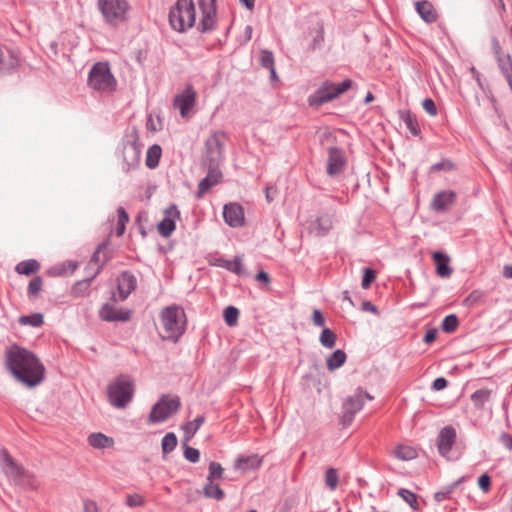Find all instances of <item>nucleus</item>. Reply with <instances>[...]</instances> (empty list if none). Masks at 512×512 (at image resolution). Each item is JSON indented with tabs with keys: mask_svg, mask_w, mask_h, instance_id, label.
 Masks as SVG:
<instances>
[{
	"mask_svg": "<svg viewBox=\"0 0 512 512\" xmlns=\"http://www.w3.org/2000/svg\"><path fill=\"white\" fill-rule=\"evenodd\" d=\"M137 279L130 271H123L117 278V290L121 301L126 300L136 289Z\"/></svg>",
	"mask_w": 512,
	"mask_h": 512,
	"instance_id": "22",
	"label": "nucleus"
},
{
	"mask_svg": "<svg viewBox=\"0 0 512 512\" xmlns=\"http://www.w3.org/2000/svg\"><path fill=\"white\" fill-rule=\"evenodd\" d=\"M364 406V391L358 389L353 395L349 396L342 404L341 423L344 427L349 426L355 415Z\"/></svg>",
	"mask_w": 512,
	"mask_h": 512,
	"instance_id": "12",
	"label": "nucleus"
},
{
	"mask_svg": "<svg viewBox=\"0 0 512 512\" xmlns=\"http://www.w3.org/2000/svg\"><path fill=\"white\" fill-rule=\"evenodd\" d=\"M162 150L157 144L150 146L147 150L146 155V166L150 169H154L158 166L161 158Z\"/></svg>",
	"mask_w": 512,
	"mask_h": 512,
	"instance_id": "33",
	"label": "nucleus"
},
{
	"mask_svg": "<svg viewBox=\"0 0 512 512\" xmlns=\"http://www.w3.org/2000/svg\"><path fill=\"white\" fill-rule=\"evenodd\" d=\"M239 310L234 306H228L224 310V320L230 327L235 326L238 321Z\"/></svg>",
	"mask_w": 512,
	"mask_h": 512,
	"instance_id": "48",
	"label": "nucleus"
},
{
	"mask_svg": "<svg viewBox=\"0 0 512 512\" xmlns=\"http://www.w3.org/2000/svg\"><path fill=\"white\" fill-rule=\"evenodd\" d=\"M180 212L175 204H171L164 210V217L158 224V232L161 236L169 237L176 228V220Z\"/></svg>",
	"mask_w": 512,
	"mask_h": 512,
	"instance_id": "18",
	"label": "nucleus"
},
{
	"mask_svg": "<svg viewBox=\"0 0 512 512\" xmlns=\"http://www.w3.org/2000/svg\"><path fill=\"white\" fill-rule=\"evenodd\" d=\"M228 271H231L237 275L243 274L244 266L241 257L236 256L233 260H230V268H228Z\"/></svg>",
	"mask_w": 512,
	"mask_h": 512,
	"instance_id": "54",
	"label": "nucleus"
},
{
	"mask_svg": "<svg viewBox=\"0 0 512 512\" xmlns=\"http://www.w3.org/2000/svg\"><path fill=\"white\" fill-rule=\"evenodd\" d=\"M436 336H437V330L436 329H429V330L426 331L423 340H424L425 343L429 344V343H432L433 341H435Z\"/></svg>",
	"mask_w": 512,
	"mask_h": 512,
	"instance_id": "62",
	"label": "nucleus"
},
{
	"mask_svg": "<svg viewBox=\"0 0 512 512\" xmlns=\"http://www.w3.org/2000/svg\"><path fill=\"white\" fill-rule=\"evenodd\" d=\"M99 317L106 322H127L131 318V311L105 303L99 310Z\"/></svg>",
	"mask_w": 512,
	"mask_h": 512,
	"instance_id": "20",
	"label": "nucleus"
},
{
	"mask_svg": "<svg viewBox=\"0 0 512 512\" xmlns=\"http://www.w3.org/2000/svg\"><path fill=\"white\" fill-rule=\"evenodd\" d=\"M262 464V458L257 454L248 456H239L234 463V469L245 474L249 471L257 470Z\"/></svg>",
	"mask_w": 512,
	"mask_h": 512,
	"instance_id": "23",
	"label": "nucleus"
},
{
	"mask_svg": "<svg viewBox=\"0 0 512 512\" xmlns=\"http://www.w3.org/2000/svg\"><path fill=\"white\" fill-rule=\"evenodd\" d=\"M312 321L315 326L323 327L325 325V318L319 309H315L312 314Z\"/></svg>",
	"mask_w": 512,
	"mask_h": 512,
	"instance_id": "58",
	"label": "nucleus"
},
{
	"mask_svg": "<svg viewBox=\"0 0 512 512\" xmlns=\"http://www.w3.org/2000/svg\"><path fill=\"white\" fill-rule=\"evenodd\" d=\"M203 495L206 498H211L215 500H222L224 498V491L220 488L218 484H215L214 481H206V484L203 487Z\"/></svg>",
	"mask_w": 512,
	"mask_h": 512,
	"instance_id": "32",
	"label": "nucleus"
},
{
	"mask_svg": "<svg viewBox=\"0 0 512 512\" xmlns=\"http://www.w3.org/2000/svg\"><path fill=\"white\" fill-rule=\"evenodd\" d=\"M202 17L197 29L201 33H207L214 29L216 23V0H199Z\"/></svg>",
	"mask_w": 512,
	"mask_h": 512,
	"instance_id": "13",
	"label": "nucleus"
},
{
	"mask_svg": "<svg viewBox=\"0 0 512 512\" xmlns=\"http://www.w3.org/2000/svg\"><path fill=\"white\" fill-rule=\"evenodd\" d=\"M222 179V173L218 168V165L208 164V173L198 185V191L196 198L200 199L204 194L214 185L218 184Z\"/></svg>",
	"mask_w": 512,
	"mask_h": 512,
	"instance_id": "21",
	"label": "nucleus"
},
{
	"mask_svg": "<svg viewBox=\"0 0 512 512\" xmlns=\"http://www.w3.org/2000/svg\"><path fill=\"white\" fill-rule=\"evenodd\" d=\"M119 158L121 159V168L125 173H129L139 166L141 146L139 144L138 132L135 128H132L125 134L119 151Z\"/></svg>",
	"mask_w": 512,
	"mask_h": 512,
	"instance_id": "6",
	"label": "nucleus"
},
{
	"mask_svg": "<svg viewBox=\"0 0 512 512\" xmlns=\"http://www.w3.org/2000/svg\"><path fill=\"white\" fill-rule=\"evenodd\" d=\"M393 455L402 461L412 460L417 456V452L414 448L406 445H398L394 451Z\"/></svg>",
	"mask_w": 512,
	"mask_h": 512,
	"instance_id": "35",
	"label": "nucleus"
},
{
	"mask_svg": "<svg viewBox=\"0 0 512 512\" xmlns=\"http://www.w3.org/2000/svg\"><path fill=\"white\" fill-rule=\"evenodd\" d=\"M116 79L111 73L107 62L95 63L89 71L88 85L99 92H112L116 87Z\"/></svg>",
	"mask_w": 512,
	"mask_h": 512,
	"instance_id": "7",
	"label": "nucleus"
},
{
	"mask_svg": "<svg viewBox=\"0 0 512 512\" xmlns=\"http://www.w3.org/2000/svg\"><path fill=\"white\" fill-rule=\"evenodd\" d=\"M398 496H400L414 511H418L420 509V505L418 502L417 495L411 490L401 488L397 492Z\"/></svg>",
	"mask_w": 512,
	"mask_h": 512,
	"instance_id": "37",
	"label": "nucleus"
},
{
	"mask_svg": "<svg viewBox=\"0 0 512 512\" xmlns=\"http://www.w3.org/2000/svg\"><path fill=\"white\" fill-rule=\"evenodd\" d=\"M336 339L337 336L331 329L324 328L320 334L319 341L323 347L331 349L335 346Z\"/></svg>",
	"mask_w": 512,
	"mask_h": 512,
	"instance_id": "41",
	"label": "nucleus"
},
{
	"mask_svg": "<svg viewBox=\"0 0 512 512\" xmlns=\"http://www.w3.org/2000/svg\"><path fill=\"white\" fill-rule=\"evenodd\" d=\"M102 265L98 266L94 272L90 274L89 277H87L84 280L78 281L73 287H72V294L75 297H81L86 295L89 292V288L91 285V282L94 280V278L101 272Z\"/></svg>",
	"mask_w": 512,
	"mask_h": 512,
	"instance_id": "26",
	"label": "nucleus"
},
{
	"mask_svg": "<svg viewBox=\"0 0 512 512\" xmlns=\"http://www.w3.org/2000/svg\"><path fill=\"white\" fill-rule=\"evenodd\" d=\"M277 193V188L274 186L267 187L265 189V196L268 202H272L275 198V195Z\"/></svg>",
	"mask_w": 512,
	"mask_h": 512,
	"instance_id": "64",
	"label": "nucleus"
},
{
	"mask_svg": "<svg viewBox=\"0 0 512 512\" xmlns=\"http://www.w3.org/2000/svg\"><path fill=\"white\" fill-rule=\"evenodd\" d=\"M97 6L106 22L112 25L123 22L129 9L126 0H97Z\"/></svg>",
	"mask_w": 512,
	"mask_h": 512,
	"instance_id": "10",
	"label": "nucleus"
},
{
	"mask_svg": "<svg viewBox=\"0 0 512 512\" xmlns=\"http://www.w3.org/2000/svg\"><path fill=\"white\" fill-rule=\"evenodd\" d=\"M168 18L174 31L183 33L192 28L196 20L194 2L192 0H177L170 8Z\"/></svg>",
	"mask_w": 512,
	"mask_h": 512,
	"instance_id": "3",
	"label": "nucleus"
},
{
	"mask_svg": "<svg viewBox=\"0 0 512 512\" xmlns=\"http://www.w3.org/2000/svg\"><path fill=\"white\" fill-rule=\"evenodd\" d=\"M447 380L443 377H438L433 381L432 388L436 391H440L447 387Z\"/></svg>",
	"mask_w": 512,
	"mask_h": 512,
	"instance_id": "60",
	"label": "nucleus"
},
{
	"mask_svg": "<svg viewBox=\"0 0 512 512\" xmlns=\"http://www.w3.org/2000/svg\"><path fill=\"white\" fill-rule=\"evenodd\" d=\"M5 364L15 381L25 388L33 389L45 379L46 369L40 359L17 344L6 351Z\"/></svg>",
	"mask_w": 512,
	"mask_h": 512,
	"instance_id": "1",
	"label": "nucleus"
},
{
	"mask_svg": "<svg viewBox=\"0 0 512 512\" xmlns=\"http://www.w3.org/2000/svg\"><path fill=\"white\" fill-rule=\"evenodd\" d=\"M208 470L209 473L207 475L206 481H215L216 479H220L223 476L224 469L218 462H210Z\"/></svg>",
	"mask_w": 512,
	"mask_h": 512,
	"instance_id": "46",
	"label": "nucleus"
},
{
	"mask_svg": "<svg viewBox=\"0 0 512 512\" xmlns=\"http://www.w3.org/2000/svg\"><path fill=\"white\" fill-rule=\"evenodd\" d=\"M478 485H479V488L483 491V492H488L490 490V487H491V478L488 474H482L479 478H478Z\"/></svg>",
	"mask_w": 512,
	"mask_h": 512,
	"instance_id": "55",
	"label": "nucleus"
},
{
	"mask_svg": "<svg viewBox=\"0 0 512 512\" xmlns=\"http://www.w3.org/2000/svg\"><path fill=\"white\" fill-rule=\"evenodd\" d=\"M0 466L6 476L15 484L27 489H36L39 486V481L36 476L21 465L17 464L6 451H4L0 456Z\"/></svg>",
	"mask_w": 512,
	"mask_h": 512,
	"instance_id": "5",
	"label": "nucleus"
},
{
	"mask_svg": "<svg viewBox=\"0 0 512 512\" xmlns=\"http://www.w3.org/2000/svg\"><path fill=\"white\" fill-rule=\"evenodd\" d=\"M496 55L498 67L512 92V58L510 54L502 55L499 46H497Z\"/></svg>",
	"mask_w": 512,
	"mask_h": 512,
	"instance_id": "25",
	"label": "nucleus"
},
{
	"mask_svg": "<svg viewBox=\"0 0 512 512\" xmlns=\"http://www.w3.org/2000/svg\"><path fill=\"white\" fill-rule=\"evenodd\" d=\"M117 212H118V226H125V224L129 220L128 214L126 213V211L123 207H119Z\"/></svg>",
	"mask_w": 512,
	"mask_h": 512,
	"instance_id": "59",
	"label": "nucleus"
},
{
	"mask_svg": "<svg viewBox=\"0 0 512 512\" xmlns=\"http://www.w3.org/2000/svg\"><path fill=\"white\" fill-rule=\"evenodd\" d=\"M463 481V478H460L459 480L451 483L450 485L442 488L441 490L434 493V499L436 502L440 503L444 500L450 498V495L452 492L460 485V483Z\"/></svg>",
	"mask_w": 512,
	"mask_h": 512,
	"instance_id": "38",
	"label": "nucleus"
},
{
	"mask_svg": "<svg viewBox=\"0 0 512 512\" xmlns=\"http://www.w3.org/2000/svg\"><path fill=\"white\" fill-rule=\"evenodd\" d=\"M184 457L191 463H196L199 461L200 453L199 450L188 445L184 446Z\"/></svg>",
	"mask_w": 512,
	"mask_h": 512,
	"instance_id": "51",
	"label": "nucleus"
},
{
	"mask_svg": "<svg viewBox=\"0 0 512 512\" xmlns=\"http://www.w3.org/2000/svg\"><path fill=\"white\" fill-rule=\"evenodd\" d=\"M223 218L225 223L232 228L242 227L245 223L244 209L236 202L225 204L223 207Z\"/></svg>",
	"mask_w": 512,
	"mask_h": 512,
	"instance_id": "16",
	"label": "nucleus"
},
{
	"mask_svg": "<svg viewBox=\"0 0 512 512\" xmlns=\"http://www.w3.org/2000/svg\"><path fill=\"white\" fill-rule=\"evenodd\" d=\"M19 322L23 325H30L32 327H40L43 324V315L35 313L32 315H25L19 318Z\"/></svg>",
	"mask_w": 512,
	"mask_h": 512,
	"instance_id": "44",
	"label": "nucleus"
},
{
	"mask_svg": "<svg viewBox=\"0 0 512 512\" xmlns=\"http://www.w3.org/2000/svg\"><path fill=\"white\" fill-rule=\"evenodd\" d=\"M87 440L89 445L95 449L110 448L114 445L113 438L100 432L90 434Z\"/></svg>",
	"mask_w": 512,
	"mask_h": 512,
	"instance_id": "28",
	"label": "nucleus"
},
{
	"mask_svg": "<svg viewBox=\"0 0 512 512\" xmlns=\"http://www.w3.org/2000/svg\"><path fill=\"white\" fill-rule=\"evenodd\" d=\"M346 359V353L341 349H337L326 359L327 369L331 372L335 371L346 362Z\"/></svg>",
	"mask_w": 512,
	"mask_h": 512,
	"instance_id": "30",
	"label": "nucleus"
},
{
	"mask_svg": "<svg viewBox=\"0 0 512 512\" xmlns=\"http://www.w3.org/2000/svg\"><path fill=\"white\" fill-rule=\"evenodd\" d=\"M334 223L333 213H322L314 220L308 222L307 229L309 233L314 234L317 237H322L328 234L332 229Z\"/></svg>",
	"mask_w": 512,
	"mask_h": 512,
	"instance_id": "17",
	"label": "nucleus"
},
{
	"mask_svg": "<svg viewBox=\"0 0 512 512\" xmlns=\"http://www.w3.org/2000/svg\"><path fill=\"white\" fill-rule=\"evenodd\" d=\"M459 325L458 317L455 314L447 315L442 322V330L446 333L454 332Z\"/></svg>",
	"mask_w": 512,
	"mask_h": 512,
	"instance_id": "47",
	"label": "nucleus"
},
{
	"mask_svg": "<svg viewBox=\"0 0 512 512\" xmlns=\"http://www.w3.org/2000/svg\"><path fill=\"white\" fill-rule=\"evenodd\" d=\"M106 247V244L103 243L101 245L98 246V248L96 249V251L93 253L88 265H87V270H92L93 272L95 271V269L102 265V267L104 266V264L106 263L107 261V258L104 257V259L102 260L101 259V251L102 249H104Z\"/></svg>",
	"mask_w": 512,
	"mask_h": 512,
	"instance_id": "40",
	"label": "nucleus"
},
{
	"mask_svg": "<svg viewBox=\"0 0 512 512\" xmlns=\"http://www.w3.org/2000/svg\"><path fill=\"white\" fill-rule=\"evenodd\" d=\"M144 503V498L140 494L135 493L126 497V505L129 507H141Z\"/></svg>",
	"mask_w": 512,
	"mask_h": 512,
	"instance_id": "53",
	"label": "nucleus"
},
{
	"mask_svg": "<svg viewBox=\"0 0 512 512\" xmlns=\"http://www.w3.org/2000/svg\"><path fill=\"white\" fill-rule=\"evenodd\" d=\"M325 484L334 491L338 486V473L335 468H328L325 473Z\"/></svg>",
	"mask_w": 512,
	"mask_h": 512,
	"instance_id": "49",
	"label": "nucleus"
},
{
	"mask_svg": "<svg viewBox=\"0 0 512 512\" xmlns=\"http://www.w3.org/2000/svg\"><path fill=\"white\" fill-rule=\"evenodd\" d=\"M456 438V429L451 425H447L439 431L437 437V449L442 457L448 460L452 459L450 453L452 451L454 444L456 443Z\"/></svg>",
	"mask_w": 512,
	"mask_h": 512,
	"instance_id": "14",
	"label": "nucleus"
},
{
	"mask_svg": "<svg viewBox=\"0 0 512 512\" xmlns=\"http://www.w3.org/2000/svg\"><path fill=\"white\" fill-rule=\"evenodd\" d=\"M401 119L405 123L406 128L414 135L418 136L420 134V128L417 122V119L414 115H412L409 111L401 112Z\"/></svg>",
	"mask_w": 512,
	"mask_h": 512,
	"instance_id": "36",
	"label": "nucleus"
},
{
	"mask_svg": "<svg viewBox=\"0 0 512 512\" xmlns=\"http://www.w3.org/2000/svg\"><path fill=\"white\" fill-rule=\"evenodd\" d=\"M346 160L342 149L330 147L328 149L327 173L330 176H337L344 170Z\"/></svg>",
	"mask_w": 512,
	"mask_h": 512,
	"instance_id": "19",
	"label": "nucleus"
},
{
	"mask_svg": "<svg viewBox=\"0 0 512 512\" xmlns=\"http://www.w3.org/2000/svg\"><path fill=\"white\" fill-rule=\"evenodd\" d=\"M181 401L178 396L162 395L152 406L148 416V424H157L166 421L180 408Z\"/></svg>",
	"mask_w": 512,
	"mask_h": 512,
	"instance_id": "8",
	"label": "nucleus"
},
{
	"mask_svg": "<svg viewBox=\"0 0 512 512\" xmlns=\"http://www.w3.org/2000/svg\"><path fill=\"white\" fill-rule=\"evenodd\" d=\"M43 280L40 276H36L28 284L27 293L29 297H36L41 291Z\"/></svg>",
	"mask_w": 512,
	"mask_h": 512,
	"instance_id": "50",
	"label": "nucleus"
},
{
	"mask_svg": "<svg viewBox=\"0 0 512 512\" xmlns=\"http://www.w3.org/2000/svg\"><path fill=\"white\" fill-rule=\"evenodd\" d=\"M453 169V164L448 160H443L441 162H437L433 164L430 168V172H438L441 170H451Z\"/></svg>",
	"mask_w": 512,
	"mask_h": 512,
	"instance_id": "56",
	"label": "nucleus"
},
{
	"mask_svg": "<svg viewBox=\"0 0 512 512\" xmlns=\"http://www.w3.org/2000/svg\"><path fill=\"white\" fill-rule=\"evenodd\" d=\"M161 323L165 331V339L177 342L186 330V315L184 310L176 305L161 311Z\"/></svg>",
	"mask_w": 512,
	"mask_h": 512,
	"instance_id": "4",
	"label": "nucleus"
},
{
	"mask_svg": "<svg viewBox=\"0 0 512 512\" xmlns=\"http://www.w3.org/2000/svg\"><path fill=\"white\" fill-rule=\"evenodd\" d=\"M177 437L173 432L167 433L161 441L162 452L164 455L172 452L177 446Z\"/></svg>",
	"mask_w": 512,
	"mask_h": 512,
	"instance_id": "42",
	"label": "nucleus"
},
{
	"mask_svg": "<svg viewBox=\"0 0 512 512\" xmlns=\"http://www.w3.org/2000/svg\"><path fill=\"white\" fill-rule=\"evenodd\" d=\"M423 109L431 116H435L437 114V108L435 102L431 98L424 99L422 103Z\"/></svg>",
	"mask_w": 512,
	"mask_h": 512,
	"instance_id": "57",
	"label": "nucleus"
},
{
	"mask_svg": "<svg viewBox=\"0 0 512 512\" xmlns=\"http://www.w3.org/2000/svg\"><path fill=\"white\" fill-rule=\"evenodd\" d=\"M416 10L420 17L427 23H433L436 21L437 15L432 4L428 1L416 2Z\"/></svg>",
	"mask_w": 512,
	"mask_h": 512,
	"instance_id": "29",
	"label": "nucleus"
},
{
	"mask_svg": "<svg viewBox=\"0 0 512 512\" xmlns=\"http://www.w3.org/2000/svg\"><path fill=\"white\" fill-rule=\"evenodd\" d=\"M492 391L488 389L476 390L471 395V401L477 409H483L485 404L490 400Z\"/></svg>",
	"mask_w": 512,
	"mask_h": 512,
	"instance_id": "34",
	"label": "nucleus"
},
{
	"mask_svg": "<svg viewBox=\"0 0 512 512\" xmlns=\"http://www.w3.org/2000/svg\"><path fill=\"white\" fill-rule=\"evenodd\" d=\"M39 269L40 264L34 259L21 261L15 267V271L21 275H31L36 273Z\"/></svg>",
	"mask_w": 512,
	"mask_h": 512,
	"instance_id": "31",
	"label": "nucleus"
},
{
	"mask_svg": "<svg viewBox=\"0 0 512 512\" xmlns=\"http://www.w3.org/2000/svg\"><path fill=\"white\" fill-rule=\"evenodd\" d=\"M84 512H99V508L94 501L86 500L84 502Z\"/></svg>",
	"mask_w": 512,
	"mask_h": 512,
	"instance_id": "63",
	"label": "nucleus"
},
{
	"mask_svg": "<svg viewBox=\"0 0 512 512\" xmlns=\"http://www.w3.org/2000/svg\"><path fill=\"white\" fill-rule=\"evenodd\" d=\"M433 260L436 264V271L440 277H449L452 269L449 266V257L442 252H434Z\"/></svg>",
	"mask_w": 512,
	"mask_h": 512,
	"instance_id": "27",
	"label": "nucleus"
},
{
	"mask_svg": "<svg viewBox=\"0 0 512 512\" xmlns=\"http://www.w3.org/2000/svg\"><path fill=\"white\" fill-rule=\"evenodd\" d=\"M485 293L481 290H473L464 300L466 306H474L480 303H484Z\"/></svg>",
	"mask_w": 512,
	"mask_h": 512,
	"instance_id": "45",
	"label": "nucleus"
},
{
	"mask_svg": "<svg viewBox=\"0 0 512 512\" xmlns=\"http://www.w3.org/2000/svg\"><path fill=\"white\" fill-rule=\"evenodd\" d=\"M196 96V91L190 84L186 85L184 90L175 96L174 107L179 109L181 117L185 118L188 116L189 111L196 103Z\"/></svg>",
	"mask_w": 512,
	"mask_h": 512,
	"instance_id": "15",
	"label": "nucleus"
},
{
	"mask_svg": "<svg viewBox=\"0 0 512 512\" xmlns=\"http://www.w3.org/2000/svg\"><path fill=\"white\" fill-rule=\"evenodd\" d=\"M500 441L506 449L512 450V435L502 433L500 436Z\"/></svg>",
	"mask_w": 512,
	"mask_h": 512,
	"instance_id": "61",
	"label": "nucleus"
},
{
	"mask_svg": "<svg viewBox=\"0 0 512 512\" xmlns=\"http://www.w3.org/2000/svg\"><path fill=\"white\" fill-rule=\"evenodd\" d=\"M351 86L352 81L350 79H346L338 84L326 81L315 91L314 94L309 96V104L311 106L319 107L327 102L334 100L345 91H347Z\"/></svg>",
	"mask_w": 512,
	"mask_h": 512,
	"instance_id": "9",
	"label": "nucleus"
},
{
	"mask_svg": "<svg viewBox=\"0 0 512 512\" xmlns=\"http://www.w3.org/2000/svg\"><path fill=\"white\" fill-rule=\"evenodd\" d=\"M135 384L126 374L116 377L107 388L109 403L116 408H125L133 399Z\"/></svg>",
	"mask_w": 512,
	"mask_h": 512,
	"instance_id": "2",
	"label": "nucleus"
},
{
	"mask_svg": "<svg viewBox=\"0 0 512 512\" xmlns=\"http://www.w3.org/2000/svg\"><path fill=\"white\" fill-rule=\"evenodd\" d=\"M260 65L270 71L271 74H275L274 66V55L269 50H262L260 54Z\"/></svg>",
	"mask_w": 512,
	"mask_h": 512,
	"instance_id": "43",
	"label": "nucleus"
},
{
	"mask_svg": "<svg viewBox=\"0 0 512 512\" xmlns=\"http://www.w3.org/2000/svg\"><path fill=\"white\" fill-rule=\"evenodd\" d=\"M456 199V193L453 191H440L435 194L432 201V208L436 212H445Z\"/></svg>",
	"mask_w": 512,
	"mask_h": 512,
	"instance_id": "24",
	"label": "nucleus"
},
{
	"mask_svg": "<svg viewBox=\"0 0 512 512\" xmlns=\"http://www.w3.org/2000/svg\"><path fill=\"white\" fill-rule=\"evenodd\" d=\"M227 135L223 131L212 133L205 141V162L211 165H218L223 160L224 144Z\"/></svg>",
	"mask_w": 512,
	"mask_h": 512,
	"instance_id": "11",
	"label": "nucleus"
},
{
	"mask_svg": "<svg viewBox=\"0 0 512 512\" xmlns=\"http://www.w3.org/2000/svg\"><path fill=\"white\" fill-rule=\"evenodd\" d=\"M204 421L205 417L203 415H199L193 421L187 422L182 426V429L187 435V439L192 437L198 431Z\"/></svg>",
	"mask_w": 512,
	"mask_h": 512,
	"instance_id": "39",
	"label": "nucleus"
},
{
	"mask_svg": "<svg viewBox=\"0 0 512 512\" xmlns=\"http://www.w3.org/2000/svg\"><path fill=\"white\" fill-rule=\"evenodd\" d=\"M376 273L371 268H365L363 272V278H362V288L367 289L370 287L371 283L375 280Z\"/></svg>",
	"mask_w": 512,
	"mask_h": 512,
	"instance_id": "52",
	"label": "nucleus"
}]
</instances>
